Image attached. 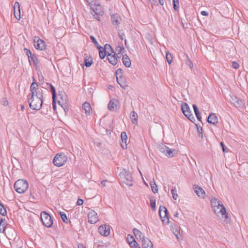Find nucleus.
Instances as JSON below:
<instances>
[{"mask_svg":"<svg viewBox=\"0 0 248 248\" xmlns=\"http://www.w3.org/2000/svg\"><path fill=\"white\" fill-rule=\"evenodd\" d=\"M29 103L30 108L33 110H39L43 104L42 93H36L35 95H28Z\"/></svg>","mask_w":248,"mask_h":248,"instance_id":"1","label":"nucleus"},{"mask_svg":"<svg viewBox=\"0 0 248 248\" xmlns=\"http://www.w3.org/2000/svg\"><path fill=\"white\" fill-rule=\"evenodd\" d=\"M28 186V183L27 181L23 179H20L15 182L14 188L17 192L23 193L26 191Z\"/></svg>","mask_w":248,"mask_h":248,"instance_id":"2","label":"nucleus"},{"mask_svg":"<svg viewBox=\"0 0 248 248\" xmlns=\"http://www.w3.org/2000/svg\"><path fill=\"white\" fill-rule=\"evenodd\" d=\"M215 213L220 218L224 219V221H228V214L226 212V208L223 205L213 209Z\"/></svg>","mask_w":248,"mask_h":248,"instance_id":"3","label":"nucleus"},{"mask_svg":"<svg viewBox=\"0 0 248 248\" xmlns=\"http://www.w3.org/2000/svg\"><path fill=\"white\" fill-rule=\"evenodd\" d=\"M67 159V157L63 153L58 154L54 157L53 163L55 166L61 167L66 162Z\"/></svg>","mask_w":248,"mask_h":248,"instance_id":"4","label":"nucleus"},{"mask_svg":"<svg viewBox=\"0 0 248 248\" xmlns=\"http://www.w3.org/2000/svg\"><path fill=\"white\" fill-rule=\"evenodd\" d=\"M41 219L43 224L47 228H50L53 224L51 217L46 212L43 211L41 213Z\"/></svg>","mask_w":248,"mask_h":248,"instance_id":"5","label":"nucleus"},{"mask_svg":"<svg viewBox=\"0 0 248 248\" xmlns=\"http://www.w3.org/2000/svg\"><path fill=\"white\" fill-rule=\"evenodd\" d=\"M91 9L92 11L91 12V14L93 16H95V18L99 20V16H102L103 14V11L102 10V8L100 4H96L95 3L91 6Z\"/></svg>","mask_w":248,"mask_h":248,"instance_id":"6","label":"nucleus"},{"mask_svg":"<svg viewBox=\"0 0 248 248\" xmlns=\"http://www.w3.org/2000/svg\"><path fill=\"white\" fill-rule=\"evenodd\" d=\"M181 110L184 115L191 122H193L195 119L191 114L189 107L186 103H183L181 105Z\"/></svg>","mask_w":248,"mask_h":248,"instance_id":"7","label":"nucleus"},{"mask_svg":"<svg viewBox=\"0 0 248 248\" xmlns=\"http://www.w3.org/2000/svg\"><path fill=\"white\" fill-rule=\"evenodd\" d=\"M158 213L163 223L165 224H168L169 222V218L167 208L163 206H160Z\"/></svg>","mask_w":248,"mask_h":248,"instance_id":"8","label":"nucleus"},{"mask_svg":"<svg viewBox=\"0 0 248 248\" xmlns=\"http://www.w3.org/2000/svg\"><path fill=\"white\" fill-rule=\"evenodd\" d=\"M230 101L234 106L237 108H242L245 105L244 100L235 96H231Z\"/></svg>","mask_w":248,"mask_h":248,"instance_id":"9","label":"nucleus"},{"mask_svg":"<svg viewBox=\"0 0 248 248\" xmlns=\"http://www.w3.org/2000/svg\"><path fill=\"white\" fill-rule=\"evenodd\" d=\"M34 46L36 49L42 50L45 49L46 44L45 42L39 37L36 36L34 40Z\"/></svg>","mask_w":248,"mask_h":248,"instance_id":"10","label":"nucleus"},{"mask_svg":"<svg viewBox=\"0 0 248 248\" xmlns=\"http://www.w3.org/2000/svg\"><path fill=\"white\" fill-rule=\"evenodd\" d=\"M159 150L160 152L163 153L165 155L169 157H171L173 156V151L174 150H172L165 145L160 146L159 147Z\"/></svg>","mask_w":248,"mask_h":248,"instance_id":"11","label":"nucleus"},{"mask_svg":"<svg viewBox=\"0 0 248 248\" xmlns=\"http://www.w3.org/2000/svg\"><path fill=\"white\" fill-rule=\"evenodd\" d=\"M88 222L90 224H95L98 221L97 214L93 210H91L88 214Z\"/></svg>","mask_w":248,"mask_h":248,"instance_id":"12","label":"nucleus"},{"mask_svg":"<svg viewBox=\"0 0 248 248\" xmlns=\"http://www.w3.org/2000/svg\"><path fill=\"white\" fill-rule=\"evenodd\" d=\"M111 21L113 26L117 29L119 28L120 24L122 21V18L119 15L115 14L111 16Z\"/></svg>","mask_w":248,"mask_h":248,"instance_id":"13","label":"nucleus"},{"mask_svg":"<svg viewBox=\"0 0 248 248\" xmlns=\"http://www.w3.org/2000/svg\"><path fill=\"white\" fill-rule=\"evenodd\" d=\"M98 232L102 235L105 236H108L110 233L109 226L107 225L99 226L98 228Z\"/></svg>","mask_w":248,"mask_h":248,"instance_id":"14","label":"nucleus"},{"mask_svg":"<svg viewBox=\"0 0 248 248\" xmlns=\"http://www.w3.org/2000/svg\"><path fill=\"white\" fill-rule=\"evenodd\" d=\"M193 188L197 195L201 198L204 199L205 195L204 190L199 186L194 185L193 186Z\"/></svg>","mask_w":248,"mask_h":248,"instance_id":"15","label":"nucleus"},{"mask_svg":"<svg viewBox=\"0 0 248 248\" xmlns=\"http://www.w3.org/2000/svg\"><path fill=\"white\" fill-rule=\"evenodd\" d=\"M124 177L125 181L124 182L125 184L129 186H132L133 185V177L131 173L130 172L125 171Z\"/></svg>","mask_w":248,"mask_h":248,"instance_id":"16","label":"nucleus"},{"mask_svg":"<svg viewBox=\"0 0 248 248\" xmlns=\"http://www.w3.org/2000/svg\"><path fill=\"white\" fill-rule=\"evenodd\" d=\"M141 241L142 248H153L152 242L147 237H143Z\"/></svg>","mask_w":248,"mask_h":248,"instance_id":"17","label":"nucleus"},{"mask_svg":"<svg viewBox=\"0 0 248 248\" xmlns=\"http://www.w3.org/2000/svg\"><path fill=\"white\" fill-rule=\"evenodd\" d=\"M113 53V54H112V53H109V54H108L107 59L110 64L115 65L117 63L118 60L116 56V54L114 53Z\"/></svg>","mask_w":248,"mask_h":248,"instance_id":"18","label":"nucleus"},{"mask_svg":"<svg viewBox=\"0 0 248 248\" xmlns=\"http://www.w3.org/2000/svg\"><path fill=\"white\" fill-rule=\"evenodd\" d=\"M14 15L17 20H19L20 19V5L18 2H15L14 4Z\"/></svg>","mask_w":248,"mask_h":248,"instance_id":"19","label":"nucleus"},{"mask_svg":"<svg viewBox=\"0 0 248 248\" xmlns=\"http://www.w3.org/2000/svg\"><path fill=\"white\" fill-rule=\"evenodd\" d=\"M121 140L122 143L121 144L123 149H125L127 148L126 141L127 140V136L126 133L123 131L121 133Z\"/></svg>","mask_w":248,"mask_h":248,"instance_id":"20","label":"nucleus"},{"mask_svg":"<svg viewBox=\"0 0 248 248\" xmlns=\"http://www.w3.org/2000/svg\"><path fill=\"white\" fill-rule=\"evenodd\" d=\"M207 122L209 124L215 125L218 123L217 117L215 113H211L208 117Z\"/></svg>","mask_w":248,"mask_h":248,"instance_id":"21","label":"nucleus"},{"mask_svg":"<svg viewBox=\"0 0 248 248\" xmlns=\"http://www.w3.org/2000/svg\"><path fill=\"white\" fill-rule=\"evenodd\" d=\"M38 87V85L36 83L33 82L30 87V91L31 92V93L30 94V95H35L36 94V93H42V92H40L39 91H37L36 89Z\"/></svg>","mask_w":248,"mask_h":248,"instance_id":"22","label":"nucleus"},{"mask_svg":"<svg viewBox=\"0 0 248 248\" xmlns=\"http://www.w3.org/2000/svg\"><path fill=\"white\" fill-rule=\"evenodd\" d=\"M211 204L212 207L214 209L216 207L220 206L221 205H223L222 202L218 200L216 198H213L211 200Z\"/></svg>","mask_w":248,"mask_h":248,"instance_id":"23","label":"nucleus"},{"mask_svg":"<svg viewBox=\"0 0 248 248\" xmlns=\"http://www.w3.org/2000/svg\"><path fill=\"white\" fill-rule=\"evenodd\" d=\"M82 108L84 110L86 114L90 115L92 112V108L90 103L85 102L82 105Z\"/></svg>","mask_w":248,"mask_h":248,"instance_id":"24","label":"nucleus"},{"mask_svg":"<svg viewBox=\"0 0 248 248\" xmlns=\"http://www.w3.org/2000/svg\"><path fill=\"white\" fill-rule=\"evenodd\" d=\"M138 117V114L135 111H132V112H131L130 114V118L131 120V122L133 124H135L136 125L137 124Z\"/></svg>","mask_w":248,"mask_h":248,"instance_id":"25","label":"nucleus"},{"mask_svg":"<svg viewBox=\"0 0 248 248\" xmlns=\"http://www.w3.org/2000/svg\"><path fill=\"white\" fill-rule=\"evenodd\" d=\"M46 88L50 89V91L52 92V99L53 102H55V98L56 97V92L55 90V87L51 84L49 83H46Z\"/></svg>","mask_w":248,"mask_h":248,"instance_id":"26","label":"nucleus"},{"mask_svg":"<svg viewBox=\"0 0 248 248\" xmlns=\"http://www.w3.org/2000/svg\"><path fill=\"white\" fill-rule=\"evenodd\" d=\"M122 61L125 67H129L131 66V61L127 55H124L123 56Z\"/></svg>","mask_w":248,"mask_h":248,"instance_id":"27","label":"nucleus"},{"mask_svg":"<svg viewBox=\"0 0 248 248\" xmlns=\"http://www.w3.org/2000/svg\"><path fill=\"white\" fill-rule=\"evenodd\" d=\"M7 225V222L5 218H1L0 220V232L3 233Z\"/></svg>","mask_w":248,"mask_h":248,"instance_id":"28","label":"nucleus"},{"mask_svg":"<svg viewBox=\"0 0 248 248\" xmlns=\"http://www.w3.org/2000/svg\"><path fill=\"white\" fill-rule=\"evenodd\" d=\"M193 108L195 115L197 117V119H198V121L201 122L202 121V117H201V113L199 110L198 107H197V106L196 105L193 104Z\"/></svg>","mask_w":248,"mask_h":248,"instance_id":"29","label":"nucleus"},{"mask_svg":"<svg viewBox=\"0 0 248 248\" xmlns=\"http://www.w3.org/2000/svg\"><path fill=\"white\" fill-rule=\"evenodd\" d=\"M133 232L137 239L139 238L140 239L142 240L143 237H144V234L139 230L136 228H134L133 230Z\"/></svg>","mask_w":248,"mask_h":248,"instance_id":"30","label":"nucleus"},{"mask_svg":"<svg viewBox=\"0 0 248 248\" xmlns=\"http://www.w3.org/2000/svg\"><path fill=\"white\" fill-rule=\"evenodd\" d=\"M93 63V60L91 56H86L84 60L85 65L88 67H90Z\"/></svg>","mask_w":248,"mask_h":248,"instance_id":"31","label":"nucleus"},{"mask_svg":"<svg viewBox=\"0 0 248 248\" xmlns=\"http://www.w3.org/2000/svg\"><path fill=\"white\" fill-rule=\"evenodd\" d=\"M103 50H104L106 52V53H107V55L109 54V53L112 54V53H114V51H113L112 48H111V46H110V45L108 44H106L105 45L104 47H103Z\"/></svg>","mask_w":248,"mask_h":248,"instance_id":"32","label":"nucleus"},{"mask_svg":"<svg viewBox=\"0 0 248 248\" xmlns=\"http://www.w3.org/2000/svg\"><path fill=\"white\" fill-rule=\"evenodd\" d=\"M116 107V104H115V101L114 100H111L108 104V109L110 110V111H112L113 110L114 108Z\"/></svg>","mask_w":248,"mask_h":248,"instance_id":"33","label":"nucleus"},{"mask_svg":"<svg viewBox=\"0 0 248 248\" xmlns=\"http://www.w3.org/2000/svg\"><path fill=\"white\" fill-rule=\"evenodd\" d=\"M99 49V55L101 59H103L107 54L106 52L103 49V47L100 46Z\"/></svg>","mask_w":248,"mask_h":248,"instance_id":"34","label":"nucleus"},{"mask_svg":"<svg viewBox=\"0 0 248 248\" xmlns=\"http://www.w3.org/2000/svg\"><path fill=\"white\" fill-rule=\"evenodd\" d=\"M150 186H151L152 191L154 193H157L158 191V189L157 188V186H156V184L155 183V182L154 180H153V182H151L150 183Z\"/></svg>","mask_w":248,"mask_h":248,"instance_id":"35","label":"nucleus"},{"mask_svg":"<svg viewBox=\"0 0 248 248\" xmlns=\"http://www.w3.org/2000/svg\"><path fill=\"white\" fill-rule=\"evenodd\" d=\"M0 214L3 216H5L7 215L6 210L4 206L2 204H1L0 202Z\"/></svg>","mask_w":248,"mask_h":248,"instance_id":"36","label":"nucleus"},{"mask_svg":"<svg viewBox=\"0 0 248 248\" xmlns=\"http://www.w3.org/2000/svg\"><path fill=\"white\" fill-rule=\"evenodd\" d=\"M29 60L30 62L31 61H32L35 65L37 64L38 60L36 56L34 54H32V55L29 56Z\"/></svg>","mask_w":248,"mask_h":248,"instance_id":"37","label":"nucleus"},{"mask_svg":"<svg viewBox=\"0 0 248 248\" xmlns=\"http://www.w3.org/2000/svg\"><path fill=\"white\" fill-rule=\"evenodd\" d=\"M171 193L172 195V198L174 200H176L178 198V195L177 193V189L175 186H174L171 190Z\"/></svg>","mask_w":248,"mask_h":248,"instance_id":"38","label":"nucleus"},{"mask_svg":"<svg viewBox=\"0 0 248 248\" xmlns=\"http://www.w3.org/2000/svg\"><path fill=\"white\" fill-rule=\"evenodd\" d=\"M166 58L168 63L170 64L172 62V57L171 54L170 52H167Z\"/></svg>","mask_w":248,"mask_h":248,"instance_id":"39","label":"nucleus"},{"mask_svg":"<svg viewBox=\"0 0 248 248\" xmlns=\"http://www.w3.org/2000/svg\"><path fill=\"white\" fill-rule=\"evenodd\" d=\"M60 215H61V217L62 218V221L66 223H68V218L67 217V216L66 215V214L65 213H64L63 212H60Z\"/></svg>","mask_w":248,"mask_h":248,"instance_id":"40","label":"nucleus"},{"mask_svg":"<svg viewBox=\"0 0 248 248\" xmlns=\"http://www.w3.org/2000/svg\"><path fill=\"white\" fill-rule=\"evenodd\" d=\"M179 0H173V6L175 10H177L179 8Z\"/></svg>","mask_w":248,"mask_h":248,"instance_id":"41","label":"nucleus"},{"mask_svg":"<svg viewBox=\"0 0 248 248\" xmlns=\"http://www.w3.org/2000/svg\"><path fill=\"white\" fill-rule=\"evenodd\" d=\"M127 241L128 242V243L129 244V245H131L132 244V242L135 240L134 238V237L132 236V235H130L129 234H128L127 236Z\"/></svg>","mask_w":248,"mask_h":248,"instance_id":"42","label":"nucleus"},{"mask_svg":"<svg viewBox=\"0 0 248 248\" xmlns=\"http://www.w3.org/2000/svg\"><path fill=\"white\" fill-rule=\"evenodd\" d=\"M122 72H123V70L122 69H120V68H119L117 69V70L116 71V77H117V82L118 83V84L119 85H120L121 86H122V85L121 84V83H120V81L118 79V76L119 75V74H121L122 73Z\"/></svg>","mask_w":248,"mask_h":248,"instance_id":"43","label":"nucleus"},{"mask_svg":"<svg viewBox=\"0 0 248 248\" xmlns=\"http://www.w3.org/2000/svg\"><path fill=\"white\" fill-rule=\"evenodd\" d=\"M129 246L131 248H140L139 244L136 241V240H134L132 242V244L129 245Z\"/></svg>","mask_w":248,"mask_h":248,"instance_id":"44","label":"nucleus"},{"mask_svg":"<svg viewBox=\"0 0 248 248\" xmlns=\"http://www.w3.org/2000/svg\"><path fill=\"white\" fill-rule=\"evenodd\" d=\"M186 63L188 65L191 69L193 68V63L192 62L188 59V56H186Z\"/></svg>","mask_w":248,"mask_h":248,"instance_id":"45","label":"nucleus"},{"mask_svg":"<svg viewBox=\"0 0 248 248\" xmlns=\"http://www.w3.org/2000/svg\"><path fill=\"white\" fill-rule=\"evenodd\" d=\"M150 205L152 207V208L155 210V201L154 200H150Z\"/></svg>","mask_w":248,"mask_h":248,"instance_id":"46","label":"nucleus"},{"mask_svg":"<svg viewBox=\"0 0 248 248\" xmlns=\"http://www.w3.org/2000/svg\"><path fill=\"white\" fill-rule=\"evenodd\" d=\"M173 232L174 233V234L175 235V236L176 237L177 239L178 240L179 239V235L180 234V232L179 231L177 230V229H175V230L174 231V229H173Z\"/></svg>","mask_w":248,"mask_h":248,"instance_id":"47","label":"nucleus"},{"mask_svg":"<svg viewBox=\"0 0 248 248\" xmlns=\"http://www.w3.org/2000/svg\"><path fill=\"white\" fill-rule=\"evenodd\" d=\"M232 67L235 69H237L239 68V65L238 63L235 62H232Z\"/></svg>","mask_w":248,"mask_h":248,"instance_id":"48","label":"nucleus"},{"mask_svg":"<svg viewBox=\"0 0 248 248\" xmlns=\"http://www.w3.org/2000/svg\"><path fill=\"white\" fill-rule=\"evenodd\" d=\"M156 4H154L155 5H158L160 4L162 6H163L164 4V0H157Z\"/></svg>","mask_w":248,"mask_h":248,"instance_id":"49","label":"nucleus"},{"mask_svg":"<svg viewBox=\"0 0 248 248\" xmlns=\"http://www.w3.org/2000/svg\"><path fill=\"white\" fill-rule=\"evenodd\" d=\"M220 144L222 147L223 152L224 153H227V151L226 150V149L225 148V145L224 144L223 142L222 141L220 142Z\"/></svg>","mask_w":248,"mask_h":248,"instance_id":"50","label":"nucleus"},{"mask_svg":"<svg viewBox=\"0 0 248 248\" xmlns=\"http://www.w3.org/2000/svg\"><path fill=\"white\" fill-rule=\"evenodd\" d=\"M83 203V201L82 199H78L77 202V205H81Z\"/></svg>","mask_w":248,"mask_h":248,"instance_id":"51","label":"nucleus"},{"mask_svg":"<svg viewBox=\"0 0 248 248\" xmlns=\"http://www.w3.org/2000/svg\"><path fill=\"white\" fill-rule=\"evenodd\" d=\"M197 130H198V132H199V133L201 135V137L202 136V127L200 126L199 127H197Z\"/></svg>","mask_w":248,"mask_h":248,"instance_id":"52","label":"nucleus"},{"mask_svg":"<svg viewBox=\"0 0 248 248\" xmlns=\"http://www.w3.org/2000/svg\"><path fill=\"white\" fill-rule=\"evenodd\" d=\"M201 15L203 16H207L208 15V13L205 11H202L201 13Z\"/></svg>","mask_w":248,"mask_h":248,"instance_id":"53","label":"nucleus"},{"mask_svg":"<svg viewBox=\"0 0 248 248\" xmlns=\"http://www.w3.org/2000/svg\"><path fill=\"white\" fill-rule=\"evenodd\" d=\"M90 38L93 43L95 44L97 43L96 40L93 36H91Z\"/></svg>","mask_w":248,"mask_h":248,"instance_id":"54","label":"nucleus"},{"mask_svg":"<svg viewBox=\"0 0 248 248\" xmlns=\"http://www.w3.org/2000/svg\"><path fill=\"white\" fill-rule=\"evenodd\" d=\"M87 3H89V4L90 5V6H92L94 3H93V0H86Z\"/></svg>","mask_w":248,"mask_h":248,"instance_id":"55","label":"nucleus"},{"mask_svg":"<svg viewBox=\"0 0 248 248\" xmlns=\"http://www.w3.org/2000/svg\"><path fill=\"white\" fill-rule=\"evenodd\" d=\"M27 50V55L28 56V58H29V56L32 55L31 52L30 50H28L27 49H25Z\"/></svg>","mask_w":248,"mask_h":248,"instance_id":"56","label":"nucleus"},{"mask_svg":"<svg viewBox=\"0 0 248 248\" xmlns=\"http://www.w3.org/2000/svg\"><path fill=\"white\" fill-rule=\"evenodd\" d=\"M1 103L3 106H6L8 105V102L7 100H3L1 102Z\"/></svg>","mask_w":248,"mask_h":248,"instance_id":"57","label":"nucleus"},{"mask_svg":"<svg viewBox=\"0 0 248 248\" xmlns=\"http://www.w3.org/2000/svg\"><path fill=\"white\" fill-rule=\"evenodd\" d=\"M118 35H119V37H120V38L122 40H123V37L124 35V34L123 33H121L119 32Z\"/></svg>","mask_w":248,"mask_h":248,"instance_id":"58","label":"nucleus"},{"mask_svg":"<svg viewBox=\"0 0 248 248\" xmlns=\"http://www.w3.org/2000/svg\"><path fill=\"white\" fill-rule=\"evenodd\" d=\"M107 182V180H103L101 181V183L104 186H106Z\"/></svg>","mask_w":248,"mask_h":248,"instance_id":"59","label":"nucleus"},{"mask_svg":"<svg viewBox=\"0 0 248 248\" xmlns=\"http://www.w3.org/2000/svg\"><path fill=\"white\" fill-rule=\"evenodd\" d=\"M151 2V3L152 4H156V1H157V0H149Z\"/></svg>","mask_w":248,"mask_h":248,"instance_id":"60","label":"nucleus"},{"mask_svg":"<svg viewBox=\"0 0 248 248\" xmlns=\"http://www.w3.org/2000/svg\"><path fill=\"white\" fill-rule=\"evenodd\" d=\"M43 79H44V77H43V76H42V75L41 76H39V80L40 81H41L42 80L43 81Z\"/></svg>","mask_w":248,"mask_h":248,"instance_id":"61","label":"nucleus"},{"mask_svg":"<svg viewBox=\"0 0 248 248\" xmlns=\"http://www.w3.org/2000/svg\"><path fill=\"white\" fill-rule=\"evenodd\" d=\"M78 248H85V247L81 244H80L78 246Z\"/></svg>","mask_w":248,"mask_h":248,"instance_id":"62","label":"nucleus"},{"mask_svg":"<svg viewBox=\"0 0 248 248\" xmlns=\"http://www.w3.org/2000/svg\"><path fill=\"white\" fill-rule=\"evenodd\" d=\"M124 49L123 46L120 47L119 52L121 53L122 50Z\"/></svg>","mask_w":248,"mask_h":248,"instance_id":"63","label":"nucleus"},{"mask_svg":"<svg viewBox=\"0 0 248 248\" xmlns=\"http://www.w3.org/2000/svg\"><path fill=\"white\" fill-rule=\"evenodd\" d=\"M178 212H176L175 213V214H174V217H178Z\"/></svg>","mask_w":248,"mask_h":248,"instance_id":"64","label":"nucleus"}]
</instances>
